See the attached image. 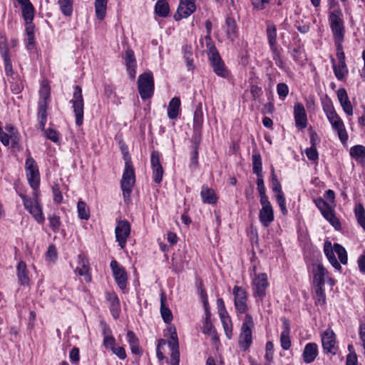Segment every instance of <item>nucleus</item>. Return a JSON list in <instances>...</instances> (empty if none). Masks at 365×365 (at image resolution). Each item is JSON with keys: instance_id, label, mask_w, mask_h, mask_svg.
I'll return each mask as SVG.
<instances>
[{"instance_id": "nucleus-4", "label": "nucleus", "mask_w": 365, "mask_h": 365, "mask_svg": "<svg viewBox=\"0 0 365 365\" xmlns=\"http://www.w3.org/2000/svg\"><path fill=\"white\" fill-rule=\"evenodd\" d=\"M138 89L142 99L151 98L154 92V80L151 72L140 74L138 80Z\"/></svg>"}, {"instance_id": "nucleus-31", "label": "nucleus", "mask_w": 365, "mask_h": 365, "mask_svg": "<svg viewBox=\"0 0 365 365\" xmlns=\"http://www.w3.org/2000/svg\"><path fill=\"white\" fill-rule=\"evenodd\" d=\"M47 102L39 101L38 108V118L39 120V128L43 130L47 120Z\"/></svg>"}, {"instance_id": "nucleus-32", "label": "nucleus", "mask_w": 365, "mask_h": 365, "mask_svg": "<svg viewBox=\"0 0 365 365\" xmlns=\"http://www.w3.org/2000/svg\"><path fill=\"white\" fill-rule=\"evenodd\" d=\"M200 195L204 203L215 204L217 202V197L212 189L202 186Z\"/></svg>"}, {"instance_id": "nucleus-62", "label": "nucleus", "mask_w": 365, "mask_h": 365, "mask_svg": "<svg viewBox=\"0 0 365 365\" xmlns=\"http://www.w3.org/2000/svg\"><path fill=\"white\" fill-rule=\"evenodd\" d=\"M46 135L48 139L51 140L53 143H57L59 139V133L51 128H48L46 130Z\"/></svg>"}, {"instance_id": "nucleus-10", "label": "nucleus", "mask_w": 365, "mask_h": 365, "mask_svg": "<svg viewBox=\"0 0 365 365\" xmlns=\"http://www.w3.org/2000/svg\"><path fill=\"white\" fill-rule=\"evenodd\" d=\"M130 223L125 220H119L115 229V234L116 241L118 242V245L120 248L123 249L125 247L127 238L130 235Z\"/></svg>"}, {"instance_id": "nucleus-58", "label": "nucleus", "mask_w": 365, "mask_h": 365, "mask_svg": "<svg viewBox=\"0 0 365 365\" xmlns=\"http://www.w3.org/2000/svg\"><path fill=\"white\" fill-rule=\"evenodd\" d=\"M225 334L227 337L230 339L232 336V325L230 319H227L225 321L223 319L222 322Z\"/></svg>"}, {"instance_id": "nucleus-14", "label": "nucleus", "mask_w": 365, "mask_h": 365, "mask_svg": "<svg viewBox=\"0 0 365 365\" xmlns=\"http://www.w3.org/2000/svg\"><path fill=\"white\" fill-rule=\"evenodd\" d=\"M233 294L235 297V306L237 312L244 314L247 310V293L245 290L238 286H235L233 288Z\"/></svg>"}, {"instance_id": "nucleus-36", "label": "nucleus", "mask_w": 365, "mask_h": 365, "mask_svg": "<svg viewBox=\"0 0 365 365\" xmlns=\"http://www.w3.org/2000/svg\"><path fill=\"white\" fill-rule=\"evenodd\" d=\"M227 38L233 40L237 36V26L233 18L227 17L225 22Z\"/></svg>"}, {"instance_id": "nucleus-41", "label": "nucleus", "mask_w": 365, "mask_h": 365, "mask_svg": "<svg viewBox=\"0 0 365 365\" xmlns=\"http://www.w3.org/2000/svg\"><path fill=\"white\" fill-rule=\"evenodd\" d=\"M354 212L359 224L365 231V210L364 207L361 204H359L356 206Z\"/></svg>"}, {"instance_id": "nucleus-20", "label": "nucleus", "mask_w": 365, "mask_h": 365, "mask_svg": "<svg viewBox=\"0 0 365 365\" xmlns=\"http://www.w3.org/2000/svg\"><path fill=\"white\" fill-rule=\"evenodd\" d=\"M78 266L75 269V272L80 276H83L86 282L91 281V276L89 273L88 261L83 255H78Z\"/></svg>"}, {"instance_id": "nucleus-2", "label": "nucleus", "mask_w": 365, "mask_h": 365, "mask_svg": "<svg viewBox=\"0 0 365 365\" xmlns=\"http://www.w3.org/2000/svg\"><path fill=\"white\" fill-rule=\"evenodd\" d=\"M255 324L252 317L247 314L245 315L239 336V345L243 351H247L252 343V329Z\"/></svg>"}, {"instance_id": "nucleus-39", "label": "nucleus", "mask_w": 365, "mask_h": 365, "mask_svg": "<svg viewBox=\"0 0 365 365\" xmlns=\"http://www.w3.org/2000/svg\"><path fill=\"white\" fill-rule=\"evenodd\" d=\"M73 0H58L61 13L65 16H71L73 13Z\"/></svg>"}, {"instance_id": "nucleus-51", "label": "nucleus", "mask_w": 365, "mask_h": 365, "mask_svg": "<svg viewBox=\"0 0 365 365\" xmlns=\"http://www.w3.org/2000/svg\"><path fill=\"white\" fill-rule=\"evenodd\" d=\"M171 350L170 354V363L171 365H179L180 363V351L179 346H177V344L174 345V348H170Z\"/></svg>"}, {"instance_id": "nucleus-6", "label": "nucleus", "mask_w": 365, "mask_h": 365, "mask_svg": "<svg viewBox=\"0 0 365 365\" xmlns=\"http://www.w3.org/2000/svg\"><path fill=\"white\" fill-rule=\"evenodd\" d=\"M209 59L213 71L220 77L227 78L230 76V71L226 68L224 62L219 55L218 51L214 46L210 48L208 52Z\"/></svg>"}, {"instance_id": "nucleus-11", "label": "nucleus", "mask_w": 365, "mask_h": 365, "mask_svg": "<svg viewBox=\"0 0 365 365\" xmlns=\"http://www.w3.org/2000/svg\"><path fill=\"white\" fill-rule=\"evenodd\" d=\"M268 284L267 277L265 273L256 275L252 281L254 296L261 299H263L266 295V289Z\"/></svg>"}, {"instance_id": "nucleus-48", "label": "nucleus", "mask_w": 365, "mask_h": 365, "mask_svg": "<svg viewBox=\"0 0 365 365\" xmlns=\"http://www.w3.org/2000/svg\"><path fill=\"white\" fill-rule=\"evenodd\" d=\"M330 224L336 230L341 229V223L339 219L335 216L334 210L329 213H327L326 216L324 217Z\"/></svg>"}, {"instance_id": "nucleus-57", "label": "nucleus", "mask_w": 365, "mask_h": 365, "mask_svg": "<svg viewBox=\"0 0 365 365\" xmlns=\"http://www.w3.org/2000/svg\"><path fill=\"white\" fill-rule=\"evenodd\" d=\"M194 142H195V146L194 150L192 153L191 161H192V163L195 166H197V164H198V162H197V158H198L197 149H198V144L200 143V137L195 136L194 137Z\"/></svg>"}, {"instance_id": "nucleus-5", "label": "nucleus", "mask_w": 365, "mask_h": 365, "mask_svg": "<svg viewBox=\"0 0 365 365\" xmlns=\"http://www.w3.org/2000/svg\"><path fill=\"white\" fill-rule=\"evenodd\" d=\"M342 15L341 10L329 12V21L335 41H344V26Z\"/></svg>"}, {"instance_id": "nucleus-18", "label": "nucleus", "mask_w": 365, "mask_h": 365, "mask_svg": "<svg viewBox=\"0 0 365 365\" xmlns=\"http://www.w3.org/2000/svg\"><path fill=\"white\" fill-rule=\"evenodd\" d=\"M294 115L296 126L299 129H304L307 125V118L304 106L297 103L294 106Z\"/></svg>"}, {"instance_id": "nucleus-24", "label": "nucleus", "mask_w": 365, "mask_h": 365, "mask_svg": "<svg viewBox=\"0 0 365 365\" xmlns=\"http://www.w3.org/2000/svg\"><path fill=\"white\" fill-rule=\"evenodd\" d=\"M16 275L18 277V282L21 286H28L29 284L30 279L27 270L26 264L24 262L21 261L16 267Z\"/></svg>"}, {"instance_id": "nucleus-64", "label": "nucleus", "mask_w": 365, "mask_h": 365, "mask_svg": "<svg viewBox=\"0 0 365 365\" xmlns=\"http://www.w3.org/2000/svg\"><path fill=\"white\" fill-rule=\"evenodd\" d=\"M2 58L4 60L5 72L6 73V75L12 74L13 69H12V64H11L10 56L9 55L6 56H4V57H2Z\"/></svg>"}, {"instance_id": "nucleus-61", "label": "nucleus", "mask_w": 365, "mask_h": 365, "mask_svg": "<svg viewBox=\"0 0 365 365\" xmlns=\"http://www.w3.org/2000/svg\"><path fill=\"white\" fill-rule=\"evenodd\" d=\"M272 190L273 192L279 193V192H282L281 185L279 181L277 180L276 175L274 174V168L272 169Z\"/></svg>"}, {"instance_id": "nucleus-44", "label": "nucleus", "mask_w": 365, "mask_h": 365, "mask_svg": "<svg viewBox=\"0 0 365 365\" xmlns=\"http://www.w3.org/2000/svg\"><path fill=\"white\" fill-rule=\"evenodd\" d=\"M253 173L257 175L262 174V160L259 154L252 155Z\"/></svg>"}, {"instance_id": "nucleus-35", "label": "nucleus", "mask_w": 365, "mask_h": 365, "mask_svg": "<svg viewBox=\"0 0 365 365\" xmlns=\"http://www.w3.org/2000/svg\"><path fill=\"white\" fill-rule=\"evenodd\" d=\"M108 0H96L95 1V11L96 17L103 20L106 14V8Z\"/></svg>"}, {"instance_id": "nucleus-50", "label": "nucleus", "mask_w": 365, "mask_h": 365, "mask_svg": "<svg viewBox=\"0 0 365 365\" xmlns=\"http://www.w3.org/2000/svg\"><path fill=\"white\" fill-rule=\"evenodd\" d=\"M314 290L317 297V303L321 305H324L326 304L324 287H314Z\"/></svg>"}, {"instance_id": "nucleus-54", "label": "nucleus", "mask_w": 365, "mask_h": 365, "mask_svg": "<svg viewBox=\"0 0 365 365\" xmlns=\"http://www.w3.org/2000/svg\"><path fill=\"white\" fill-rule=\"evenodd\" d=\"M277 92L279 98L284 100L289 93V87L284 83H279L277 86Z\"/></svg>"}, {"instance_id": "nucleus-52", "label": "nucleus", "mask_w": 365, "mask_h": 365, "mask_svg": "<svg viewBox=\"0 0 365 365\" xmlns=\"http://www.w3.org/2000/svg\"><path fill=\"white\" fill-rule=\"evenodd\" d=\"M49 226L54 232H58L61 225V221L58 216L55 215L48 217Z\"/></svg>"}, {"instance_id": "nucleus-42", "label": "nucleus", "mask_w": 365, "mask_h": 365, "mask_svg": "<svg viewBox=\"0 0 365 365\" xmlns=\"http://www.w3.org/2000/svg\"><path fill=\"white\" fill-rule=\"evenodd\" d=\"M78 217L83 220H88L90 217V212L86 204L82 201H78L77 204Z\"/></svg>"}, {"instance_id": "nucleus-34", "label": "nucleus", "mask_w": 365, "mask_h": 365, "mask_svg": "<svg viewBox=\"0 0 365 365\" xmlns=\"http://www.w3.org/2000/svg\"><path fill=\"white\" fill-rule=\"evenodd\" d=\"M160 314L165 323H170L172 321L173 314L165 304V299L163 294H162L160 298Z\"/></svg>"}, {"instance_id": "nucleus-60", "label": "nucleus", "mask_w": 365, "mask_h": 365, "mask_svg": "<svg viewBox=\"0 0 365 365\" xmlns=\"http://www.w3.org/2000/svg\"><path fill=\"white\" fill-rule=\"evenodd\" d=\"M307 157L310 160H317L319 158V154L316 147H310L305 150Z\"/></svg>"}, {"instance_id": "nucleus-8", "label": "nucleus", "mask_w": 365, "mask_h": 365, "mask_svg": "<svg viewBox=\"0 0 365 365\" xmlns=\"http://www.w3.org/2000/svg\"><path fill=\"white\" fill-rule=\"evenodd\" d=\"M38 191L37 192L36 195H35V192L34 193L35 199L28 197L24 194H20V197L23 200L25 209L30 212L38 223H43L44 222V216L43 215L42 209L38 202Z\"/></svg>"}, {"instance_id": "nucleus-19", "label": "nucleus", "mask_w": 365, "mask_h": 365, "mask_svg": "<svg viewBox=\"0 0 365 365\" xmlns=\"http://www.w3.org/2000/svg\"><path fill=\"white\" fill-rule=\"evenodd\" d=\"M282 322L283 331L280 336L281 346L284 350H288L291 346L290 340V324L288 319L283 317L281 319Z\"/></svg>"}, {"instance_id": "nucleus-59", "label": "nucleus", "mask_w": 365, "mask_h": 365, "mask_svg": "<svg viewBox=\"0 0 365 365\" xmlns=\"http://www.w3.org/2000/svg\"><path fill=\"white\" fill-rule=\"evenodd\" d=\"M169 331L170 332V341L168 342L169 347L174 348L175 343L177 344V346H179L178 339L175 329L173 327H169Z\"/></svg>"}, {"instance_id": "nucleus-37", "label": "nucleus", "mask_w": 365, "mask_h": 365, "mask_svg": "<svg viewBox=\"0 0 365 365\" xmlns=\"http://www.w3.org/2000/svg\"><path fill=\"white\" fill-rule=\"evenodd\" d=\"M351 158L358 161L365 160V146L356 145L351 148L349 151Z\"/></svg>"}, {"instance_id": "nucleus-38", "label": "nucleus", "mask_w": 365, "mask_h": 365, "mask_svg": "<svg viewBox=\"0 0 365 365\" xmlns=\"http://www.w3.org/2000/svg\"><path fill=\"white\" fill-rule=\"evenodd\" d=\"M155 11L158 16L166 17L169 14V5L166 0H158L155 6Z\"/></svg>"}, {"instance_id": "nucleus-13", "label": "nucleus", "mask_w": 365, "mask_h": 365, "mask_svg": "<svg viewBox=\"0 0 365 365\" xmlns=\"http://www.w3.org/2000/svg\"><path fill=\"white\" fill-rule=\"evenodd\" d=\"M331 125L332 128L338 133L339 140L342 143H344L348 140V134L345 129L344 122L336 113L327 117Z\"/></svg>"}, {"instance_id": "nucleus-45", "label": "nucleus", "mask_w": 365, "mask_h": 365, "mask_svg": "<svg viewBox=\"0 0 365 365\" xmlns=\"http://www.w3.org/2000/svg\"><path fill=\"white\" fill-rule=\"evenodd\" d=\"M273 349H274L273 343L272 341H267L266 343V346H265V355H264V358H265L266 361H267V364H266L265 365H269V364L271 362H272V361H273V358H274Z\"/></svg>"}, {"instance_id": "nucleus-23", "label": "nucleus", "mask_w": 365, "mask_h": 365, "mask_svg": "<svg viewBox=\"0 0 365 365\" xmlns=\"http://www.w3.org/2000/svg\"><path fill=\"white\" fill-rule=\"evenodd\" d=\"M106 299L110 304V310L112 316L115 319L119 317L120 311V300L115 292H108L106 294Z\"/></svg>"}, {"instance_id": "nucleus-33", "label": "nucleus", "mask_w": 365, "mask_h": 365, "mask_svg": "<svg viewBox=\"0 0 365 365\" xmlns=\"http://www.w3.org/2000/svg\"><path fill=\"white\" fill-rule=\"evenodd\" d=\"M20 5L21 6L22 15L25 22L31 23L34 16V8L32 4L29 1L28 2Z\"/></svg>"}, {"instance_id": "nucleus-3", "label": "nucleus", "mask_w": 365, "mask_h": 365, "mask_svg": "<svg viewBox=\"0 0 365 365\" xmlns=\"http://www.w3.org/2000/svg\"><path fill=\"white\" fill-rule=\"evenodd\" d=\"M26 155L27 158L25 162L26 178L30 186L34 189L36 195L40 182L39 170L35 160L31 157L29 150H26Z\"/></svg>"}, {"instance_id": "nucleus-28", "label": "nucleus", "mask_w": 365, "mask_h": 365, "mask_svg": "<svg viewBox=\"0 0 365 365\" xmlns=\"http://www.w3.org/2000/svg\"><path fill=\"white\" fill-rule=\"evenodd\" d=\"M324 253L330 262V264L336 269L340 270L341 267L339 262L337 261L335 257V252L334 251V247H331V245L329 242H326L324 246Z\"/></svg>"}, {"instance_id": "nucleus-22", "label": "nucleus", "mask_w": 365, "mask_h": 365, "mask_svg": "<svg viewBox=\"0 0 365 365\" xmlns=\"http://www.w3.org/2000/svg\"><path fill=\"white\" fill-rule=\"evenodd\" d=\"M318 355V346L315 343H308L306 344L302 356L304 361L306 364H310L313 362Z\"/></svg>"}, {"instance_id": "nucleus-63", "label": "nucleus", "mask_w": 365, "mask_h": 365, "mask_svg": "<svg viewBox=\"0 0 365 365\" xmlns=\"http://www.w3.org/2000/svg\"><path fill=\"white\" fill-rule=\"evenodd\" d=\"M0 53L1 57L9 55V51L7 47L6 40L4 37H0Z\"/></svg>"}, {"instance_id": "nucleus-21", "label": "nucleus", "mask_w": 365, "mask_h": 365, "mask_svg": "<svg viewBox=\"0 0 365 365\" xmlns=\"http://www.w3.org/2000/svg\"><path fill=\"white\" fill-rule=\"evenodd\" d=\"M337 97L343 110L348 115H353V107L344 88H339L337 91Z\"/></svg>"}, {"instance_id": "nucleus-27", "label": "nucleus", "mask_w": 365, "mask_h": 365, "mask_svg": "<svg viewBox=\"0 0 365 365\" xmlns=\"http://www.w3.org/2000/svg\"><path fill=\"white\" fill-rule=\"evenodd\" d=\"M203 125V112L202 105L200 103L196 108L193 117V129L195 134H200Z\"/></svg>"}, {"instance_id": "nucleus-15", "label": "nucleus", "mask_w": 365, "mask_h": 365, "mask_svg": "<svg viewBox=\"0 0 365 365\" xmlns=\"http://www.w3.org/2000/svg\"><path fill=\"white\" fill-rule=\"evenodd\" d=\"M110 268L115 280L120 289L126 287L128 277L125 269L120 266L116 260H112L110 262Z\"/></svg>"}, {"instance_id": "nucleus-25", "label": "nucleus", "mask_w": 365, "mask_h": 365, "mask_svg": "<svg viewBox=\"0 0 365 365\" xmlns=\"http://www.w3.org/2000/svg\"><path fill=\"white\" fill-rule=\"evenodd\" d=\"M180 99L178 97H174L170 101L168 106V117L170 119L174 120L178 118L180 110Z\"/></svg>"}, {"instance_id": "nucleus-43", "label": "nucleus", "mask_w": 365, "mask_h": 365, "mask_svg": "<svg viewBox=\"0 0 365 365\" xmlns=\"http://www.w3.org/2000/svg\"><path fill=\"white\" fill-rule=\"evenodd\" d=\"M334 251L337 254L341 263L346 264L348 259L347 253L344 247L341 245L336 243L334 245Z\"/></svg>"}, {"instance_id": "nucleus-30", "label": "nucleus", "mask_w": 365, "mask_h": 365, "mask_svg": "<svg viewBox=\"0 0 365 365\" xmlns=\"http://www.w3.org/2000/svg\"><path fill=\"white\" fill-rule=\"evenodd\" d=\"M267 37L269 47L277 46V28L274 23L267 21L266 23Z\"/></svg>"}, {"instance_id": "nucleus-53", "label": "nucleus", "mask_w": 365, "mask_h": 365, "mask_svg": "<svg viewBox=\"0 0 365 365\" xmlns=\"http://www.w3.org/2000/svg\"><path fill=\"white\" fill-rule=\"evenodd\" d=\"M276 200L280 207V210L284 215L287 214V210L286 207L285 197L283 192L276 194Z\"/></svg>"}, {"instance_id": "nucleus-56", "label": "nucleus", "mask_w": 365, "mask_h": 365, "mask_svg": "<svg viewBox=\"0 0 365 365\" xmlns=\"http://www.w3.org/2000/svg\"><path fill=\"white\" fill-rule=\"evenodd\" d=\"M342 42L343 41H335V45L336 47V58L339 62H346L345 54L343 51Z\"/></svg>"}, {"instance_id": "nucleus-55", "label": "nucleus", "mask_w": 365, "mask_h": 365, "mask_svg": "<svg viewBox=\"0 0 365 365\" xmlns=\"http://www.w3.org/2000/svg\"><path fill=\"white\" fill-rule=\"evenodd\" d=\"M124 59L126 67L130 66H136L135 58L132 50L128 49L125 51Z\"/></svg>"}, {"instance_id": "nucleus-17", "label": "nucleus", "mask_w": 365, "mask_h": 365, "mask_svg": "<svg viewBox=\"0 0 365 365\" xmlns=\"http://www.w3.org/2000/svg\"><path fill=\"white\" fill-rule=\"evenodd\" d=\"M322 343L323 349L325 352L331 353L332 354H336L335 347V334L331 329H327L322 335Z\"/></svg>"}, {"instance_id": "nucleus-26", "label": "nucleus", "mask_w": 365, "mask_h": 365, "mask_svg": "<svg viewBox=\"0 0 365 365\" xmlns=\"http://www.w3.org/2000/svg\"><path fill=\"white\" fill-rule=\"evenodd\" d=\"M259 221L267 227L274 221V212L272 207H262L259 211Z\"/></svg>"}, {"instance_id": "nucleus-46", "label": "nucleus", "mask_w": 365, "mask_h": 365, "mask_svg": "<svg viewBox=\"0 0 365 365\" xmlns=\"http://www.w3.org/2000/svg\"><path fill=\"white\" fill-rule=\"evenodd\" d=\"M192 52L191 47L185 46L184 48V58L186 61V64L189 70L194 69V64L192 60Z\"/></svg>"}, {"instance_id": "nucleus-47", "label": "nucleus", "mask_w": 365, "mask_h": 365, "mask_svg": "<svg viewBox=\"0 0 365 365\" xmlns=\"http://www.w3.org/2000/svg\"><path fill=\"white\" fill-rule=\"evenodd\" d=\"M330 224L336 230L341 229V223L339 219L335 216L334 210L329 213H327L326 216L324 217Z\"/></svg>"}, {"instance_id": "nucleus-29", "label": "nucleus", "mask_w": 365, "mask_h": 365, "mask_svg": "<svg viewBox=\"0 0 365 365\" xmlns=\"http://www.w3.org/2000/svg\"><path fill=\"white\" fill-rule=\"evenodd\" d=\"M331 61L336 78L340 81L343 80L349 72L346 62H338V64H336L333 58Z\"/></svg>"}, {"instance_id": "nucleus-16", "label": "nucleus", "mask_w": 365, "mask_h": 365, "mask_svg": "<svg viewBox=\"0 0 365 365\" xmlns=\"http://www.w3.org/2000/svg\"><path fill=\"white\" fill-rule=\"evenodd\" d=\"M150 163L153 170V180L160 183L163 180V168L160 162V154L158 151L153 150L151 153Z\"/></svg>"}, {"instance_id": "nucleus-49", "label": "nucleus", "mask_w": 365, "mask_h": 365, "mask_svg": "<svg viewBox=\"0 0 365 365\" xmlns=\"http://www.w3.org/2000/svg\"><path fill=\"white\" fill-rule=\"evenodd\" d=\"M322 108L327 117L336 113L330 98H327L322 102Z\"/></svg>"}, {"instance_id": "nucleus-12", "label": "nucleus", "mask_w": 365, "mask_h": 365, "mask_svg": "<svg viewBox=\"0 0 365 365\" xmlns=\"http://www.w3.org/2000/svg\"><path fill=\"white\" fill-rule=\"evenodd\" d=\"M196 10L195 0H180L174 19L180 21L190 16Z\"/></svg>"}, {"instance_id": "nucleus-1", "label": "nucleus", "mask_w": 365, "mask_h": 365, "mask_svg": "<svg viewBox=\"0 0 365 365\" xmlns=\"http://www.w3.org/2000/svg\"><path fill=\"white\" fill-rule=\"evenodd\" d=\"M125 168L121 180V189L124 201L128 203L132 192V188L135 184V175L134 168L132 164L131 158L128 154H124Z\"/></svg>"}, {"instance_id": "nucleus-9", "label": "nucleus", "mask_w": 365, "mask_h": 365, "mask_svg": "<svg viewBox=\"0 0 365 365\" xmlns=\"http://www.w3.org/2000/svg\"><path fill=\"white\" fill-rule=\"evenodd\" d=\"M331 286L334 285V280L328 277V272L321 264L314 265L313 267V284L314 287H324L325 282Z\"/></svg>"}, {"instance_id": "nucleus-40", "label": "nucleus", "mask_w": 365, "mask_h": 365, "mask_svg": "<svg viewBox=\"0 0 365 365\" xmlns=\"http://www.w3.org/2000/svg\"><path fill=\"white\" fill-rule=\"evenodd\" d=\"M315 205L320 210L323 217H325L327 213H329L334 210L330 205L322 197H318L314 200Z\"/></svg>"}, {"instance_id": "nucleus-7", "label": "nucleus", "mask_w": 365, "mask_h": 365, "mask_svg": "<svg viewBox=\"0 0 365 365\" xmlns=\"http://www.w3.org/2000/svg\"><path fill=\"white\" fill-rule=\"evenodd\" d=\"M73 98L70 101L73 108L76 116V123L81 125L83 120L84 103L82 95V90L79 86H75L73 88Z\"/></svg>"}]
</instances>
